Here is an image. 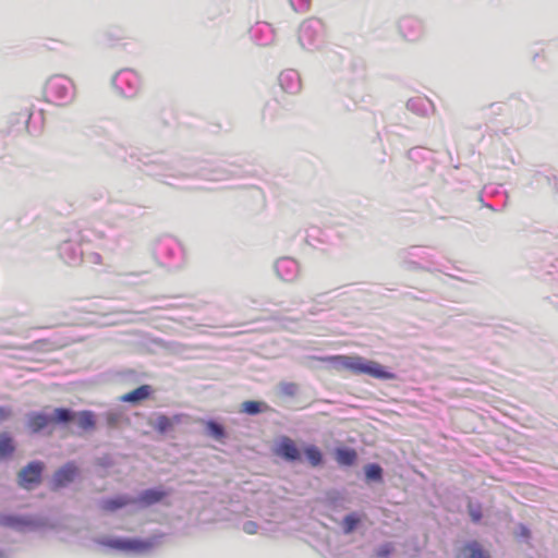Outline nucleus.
I'll use <instances>...</instances> for the list:
<instances>
[{
    "mask_svg": "<svg viewBox=\"0 0 558 558\" xmlns=\"http://www.w3.org/2000/svg\"><path fill=\"white\" fill-rule=\"evenodd\" d=\"M304 453L312 466H318L323 462L322 451L314 445L305 447Z\"/></svg>",
    "mask_w": 558,
    "mask_h": 558,
    "instance_id": "nucleus-15",
    "label": "nucleus"
},
{
    "mask_svg": "<svg viewBox=\"0 0 558 558\" xmlns=\"http://www.w3.org/2000/svg\"><path fill=\"white\" fill-rule=\"evenodd\" d=\"M0 524L5 526H17L20 521L14 517L0 515Z\"/></svg>",
    "mask_w": 558,
    "mask_h": 558,
    "instance_id": "nucleus-22",
    "label": "nucleus"
},
{
    "mask_svg": "<svg viewBox=\"0 0 558 558\" xmlns=\"http://www.w3.org/2000/svg\"><path fill=\"white\" fill-rule=\"evenodd\" d=\"M206 427H207V432L209 433V435L211 437H214L215 439L221 440L226 437L225 428L220 424H218L214 421H209V422H207Z\"/></svg>",
    "mask_w": 558,
    "mask_h": 558,
    "instance_id": "nucleus-17",
    "label": "nucleus"
},
{
    "mask_svg": "<svg viewBox=\"0 0 558 558\" xmlns=\"http://www.w3.org/2000/svg\"><path fill=\"white\" fill-rule=\"evenodd\" d=\"M54 421L57 424L76 421L78 428L83 432H89L96 427V415L89 410L73 412L65 408H57L54 409Z\"/></svg>",
    "mask_w": 558,
    "mask_h": 558,
    "instance_id": "nucleus-2",
    "label": "nucleus"
},
{
    "mask_svg": "<svg viewBox=\"0 0 558 558\" xmlns=\"http://www.w3.org/2000/svg\"><path fill=\"white\" fill-rule=\"evenodd\" d=\"M15 450L13 438L8 433L0 434V458L11 456Z\"/></svg>",
    "mask_w": 558,
    "mask_h": 558,
    "instance_id": "nucleus-12",
    "label": "nucleus"
},
{
    "mask_svg": "<svg viewBox=\"0 0 558 558\" xmlns=\"http://www.w3.org/2000/svg\"><path fill=\"white\" fill-rule=\"evenodd\" d=\"M335 457L338 464L343 466L353 465L357 460V453L352 448H338Z\"/></svg>",
    "mask_w": 558,
    "mask_h": 558,
    "instance_id": "nucleus-10",
    "label": "nucleus"
},
{
    "mask_svg": "<svg viewBox=\"0 0 558 558\" xmlns=\"http://www.w3.org/2000/svg\"><path fill=\"white\" fill-rule=\"evenodd\" d=\"M360 518L355 513H350L345 515L342 522L344 533H352L355 530L356 525L360 523Z\"/></svg>",
    "mask_w": 558,
    "mask_h": 558,
    "instance_id": "nucleus-18",
    "label": "nucleus"
},
{
    "mask_svg": "<svg viewBox=\"0 0 558 558\" xmlns=\"http://www.w3.org/2000/svg\"><path fill=\"white\" fill-rule=\"evenodd\" d=\"M468 511L473 522H480L482 519V509L480 506L469 504Z\"/></svg>",
    "mask_w": 558,
    "mask_h": 558,
    "instance_id": "nucleus-20",
    "label": "nucleus"
},
{
    "mask_svg": "<svg viewBox=\"0 0 558 558\" xmlns=\"http://www.w3.org/2000/svg\"><path fill=\"white\" fill-rule=\"evenodd\" d=\"M275 454L283 458L287 461L300 460L301 453L295 442L288 436L280 438L278 445L274 450Z\"/></svg>",
    "mask_w": 558,
    "mask_h": 558,
    "instance_id": "nucleus-5",
    "label": "nucleus"
},
{
    "mask_svg": "<svg viewBox=\"0 0 558 558\" xmlns=\"http://www.w3.org/2000/svg\"><path fill=\"white\" fill-rule=\"evenodd\" d=\"M78 474V469L73 462L66 463L64 466L60 468L53 474L52 480V488L59 489L61 487L66 486L72 483L76 475Z\"/></svg>",
    "mask_w": 558,
    "mask_h": 558,
    "instance_id": "nucleus-4",
    "label": "nucleus"
},
{
    "mask_svg": "<svg viewBox=\"0 0 558 558\" xmlns=\"http://www.w3.org/2000/svg\"><path fill=\"white\" fill-rule=\"evenodd\" d=\"M258 530V525L254 521H247L243 524V531L247 534H255Z\"/></svg>",
    "mask_w": 558,
    "mask_h": 558,
    "instance_id": "nucleus-23",
    "label": "nucleus"
},
{
    "mask_svg": "<svg viewBox=\"0 0 558 558\" xmlns=\"http://www.w3.org/2000/svg\"><path fill=\"white\" fill-rule=\"evenodd\" d=\"M107 421L110 426H114L117 424L118 417L116 414H108Z\"/></svg>",
    "mask_w": 558,
    "mask_h": 558,
    "instance_id": "nucleus-25",
    "label": "nucleus"
},
{
    "mask_svg": "<svg viewBox=\"0 0 558 558\" xmlns=\"http://www.w3.org/2000/svg\"><path fill=\"white\" fill-rule=\"evenodd\" d=\"M365 475L368 480L381 481L383 470L378 464H368L365 468Z\"/></svg>",
    "mask_w": 558,
    "mask_h": 558,
    "instance_id": "nucleus-19",
    "label": "nucleus"
},
{
    "mask_svg": "<svg viewBox=\"0 0 558 558\" xmlns=\"http://www.w3.org/2000/svg\"><path fill=\"white\" fill-rule=\"evenodd\" d=\"M167 496V492L161 489H146L137 498L136 501L145 506H150L161 501Z\"/></svg>",
    "mask_w": 558,
    "mask_h": 558,
    "instance_id": "nucleus-9",
    "label": "nucleus"
},
{
    "mask_svg": "<svg viewBox=\"0 0 558 558\" xmlns=\"http://www.w3.org/2000/svg\"><path fill=\"white\" fill-rule=\"evenodd\" d=\"M12 415V410L8 407H0V423L7 421Z\"/></svg>",
    "mask_w": 558,
    "mask_h": 558,
    "instance_id": "nucleus-24",
    "label": "nucleus"
},
{
    "mask_svg": "<svg viewBox=\"0 0 558 558\" xmlns=\"http://www.w3.org/2000/svg\"><path fill=\"white\" fill-rule=\"evenodd\" d=\"M153 426L157 432L163 434L172 428L173 421L167 415L160 414L156 417Z\"/></svg>",
    "mask_w": 558,
    "mask_h": 558,
    "instance_id": "nucleus-16",
    "label": "nucleus"
},
{
    "mask_svg": "<svg viewBox=\"0 0 558 558\" xmlns=\"http://www.w3.org/2000/svg\"><path fill=\"white\" fill-rule=\"evenodd\" d=\"M44 468L45 465L40 461L29 462L19 472L17 481L20 486L26 489H32L34 485L39 484Z\"/></svg>",
    "mask_w": 558,
    "mask_h": 558,
    "instance_id": "nucleus-3",
    "label": "nucleus"
},
{
    "mask_svg": "<svg viewBox=\"0 0 558 558\" xmlns=\"http://www.w3.org/2000/svg\"><path fill=\"white\" fill-rule=\"evenodd\" d=\"M153 392V389L149 385H142L138 388L123 395L121 397V401L136 403L148 399Z\"/></svg>",
    "mask_w": 558,
    "mask_h": 558,
    "instance_id": "nucleus-8",
    "label": "nucleus"
},
{
    "mask_svg": "<svg viewBox=\"0 0 558 558\" xmlns=\"http://www.w3.org/2000/svg\"><path fill=\"white\" fill-rule=\"evenodd\" d=\"M241 407L242 412L250 415L258 414L268 409V405L266 403L253 400L244 401Z\"/></svg>",
    "mask_w": 558,
    "mask_h": 558,
    "instance_id": "nucleus-13",
    "label": "nucleus"
},
{
    "mask_svg": "<svg viewBox=\"0 0 558 558\" xmlns=\"http://www.w3.org/2000/svg\"><path fill=\"white\" fill-rule=\"evenodd\" d=\"M135 502L134 499L128 496H118L116 498L106 499L101 502V509L104 511H116L124 506Z\"/></svg>",
    "mask_w": 558,
    "mask_h": 558,
    "instance_id": "nucleus-11",
    "label": "nucleus"
},
{
    "mask_svg": "<svg viewBox=\"0 0 558 558\" xmlns=\"http://www.w3.org/2000/svg\"><path fill=\"white\" fill-rule=\"evenodd\" d=\"M392 551H393V546H392V544L387 543V544L381 545V546L376 550V557H377V558H388Z\"/></svg>",
    "mask_w": 558,
    "mask_h": 558,
    "instance_id": "nucleus-21",
    "label": "nucleus"
},
{
    "mask_svg": "<svg viewBox=\"0 0 558 558\" xmlns=\"http://www.w3.org/2000/svg\"><path fill=\"white\" fill-rule=\"evenodd\" d=\"M50 423H56L54 415L50 417L41 412H33L27 415V427L34 434L41 432Z\"/></svg>",
    "mask_w": 558,
    "mask_h": 558,
    "instance_id": "nucleus-7",
    "label": "nucleus"
},
{
    "mask_svg": "<svg viewBox=\"0 0 558 558\" xmlns=\"http://www.w3.org/2000/svg\"><path fill=\"white\" fill-rule=\"evenodd\" d=\"M463 551L468 555V558H489L488 553L477 542H471L465 545Z\"/></svg>",
    "mask_w": 558,
    "mask_h": 558,
    "instance_id": "nucleus-14",
    "label": "nucleus"
},
{
    "mask_svg": "<svg viewBox=\"0 0 558 558\" xmlns=\"http://www.w3.org/2000/svg\"><path fill=\"white\" fill-rule=\"evenodd\" d=\"M107 545L121 550L144 551L149 549L153 543L140 539H111Z\"/></svg>",
    "mask_w": 558,
    "mask_h": 558,
    "instance_id": "nucleus-6",
    "label": "nucleus"
},
{
    "mask_svg": "<svg viewBox=\"0 0 558 558\" xmlns=\"http://www.w3.org/2000/svg\"><path fill=\"white\" fill-rule=\"evenodd\" d=\"M338 369L349 371L354 375H368L376 379L391 380L395 374L376 361L360 355H333L328 359Z\"/></svg>",
    "mask_w": 558,
    "mask_h": 558,
    "instance_id": "nucleus-1",
    "label": "nucleus"
}]
</instances>
